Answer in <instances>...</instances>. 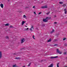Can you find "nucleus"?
<instances>
[{
  "instance_id": "5",
  "label": "nucleus",
  "mask_w": 67,
  "mask_h": 67,
  "mask_svg": "<svg viewBox=\"0 0 67 67\" xmlns=\"http://www.w3.org/2000/svg\"><path fill=\"white\" fill-rule=\"evenodd\" d=\"M58 58V56H56L55 57H50L51 59H53V58Z\"/></svg>"
},
{
  "instance_id": "2",
  "label": "nucleus",
  "mask_w": 67,
  "mask_h": 67,
  "mask_svg": "<svg viewBox=\"0 0 67 67\" xmlns=\"http://www.w3.org/2000/svg\"><path fill=\"white\" fill-rule=\"evenodd\" d=\"M48 17H47L46 19H43V22H48V20H46V19H48Z\"/></svg>"
},
{
  "instance_id": "37",
  "label": "nucleus",
  "mask_w": 67,
  "mask_h": 67,
  "mask_svg": "<svg viewBox=\"0 0 67 67\" xmlns=\"http://www.w3.org/2000/svg\"><path fill=\"white\" fill-rule=\"evenodd\" d=\"M34 13L35 14H36V13H35V12Z\"/></svg>"
},
{
  "instance_id": "29",
  "label": "nucleus",
  "mask_w": 67,
  "mask_h": 67,
  "mask_svg": "<svg viewBox=\"0 0 67 67\" xmlns=\"http://www.w3.org/2000/svg\"><path fill=\"white\" fill-rule=\"evenodd\" d=\"M64 46H67V43H65L64 44Z\"/></svg>"
},
{
  "instance_id": "26",
  "label": "nucleus",
  "mask_w": 67,
  "mask_h": 67,
  "mask_svg": "<svg viewBox=\"0 0 67 67\" xmlns=\"http://www.w3.org/2000/svg\"><path fill=\"white\" fill-rule=\"evenodd\" d=\"M66 40V38H64L63 39V41H65Z\"/></svg>"
},
{
  "instance_id": "33",
  "label": "nucleus",
  "mask_w": 67,
  "mask_h": 67,
  "mask_svg": "<svg viewBox=\"0 0 67 67\" xmlns=\"http://www.w3.org/2000/svg\"><path fill=\"white\" fill-rule=\"evenodd\" d=\"M40 14H41V12L39 13L38 14L40 15Z\"/></svg>"
},
{
  "instance_id": "4",
  "label": "nucleus",
  "mask_w": 67,
  "mask_h": 67,
  "mask_svg": "<svg viewBox=\"0 0 67 67\" xmlns=\"http://www.w3.org/2000/svg\"><path fill=\"white\" fill-rule=\"evenodd\" d=\"M25 41V38H23L21 40V43L22 44Z\"/></svg>"
},
{
  "instance_id": "15",
  "label": "nucleus",
  "mask_w": 67,
  "mask_h": 67,
  "mask_svg": "<svg viewBox=\"0 0 67 67\" xmlns=\"http://www.w3.org/2000/svg\"><path fill=\"white\" fill-rule=\"evenodd\" d=\"M54 32V30L53 29L52 31L51 32V33H52Z\"/></svg>"
},
{
  "instance_id": "35",
  "label": "nucleus",
  "mask_w": 67,
  "mask_h": 67,
  "mask_svg": "<svg viewBox=\"0 0 67 67\" xmlns=\"http://www.w3.org/2000/svg\"><path fill=\"white\" fill-rule=\"evenodd\" d=\"M30 30L31 31H32V28H31L30 29Z\"/></svg>"
},
{
  "instance_id": "31",
  "label": "nucleus",
  "mask_w": 67,
  "mask_h": 67,
  "mask_svg": "<svg viewBox=\"0 0 67 67\" xmlns=\"http://www.w3.org/2000/svg\"><path fill=\"white\" fill-rule=\"evenodd\" d=\"M35 5H34L33 7V8H34H34H35Z\"/></svg>"
},
{
  "instance_id": "6",
  "label": "nucleus",
  "mask_w": 67,
  "mask_h": 67,
  "mask_svg": "<svg viewBox=\"0 0 67 67\" xmlns=\"http://www.w3.org/2000/svg\"><path fill=\"white\" fill-rule=\"evenodd\" d=\"M2 52L1 51H0V59L2 58Z\"/></svg>"
},
{
  "instance_id": "49",
  "label": "nucleus",
  "mask_w": 67,
  "mask_h": 67,
  "mask_svg": "<svg viewBox=\"0 0 67 67\" xmlns=\"http://www.w3.org/2000/svg\"><path fill=\"white\" fill-rule=\"evenodd\" d=\"M8 1H9V0H8Z\"/></svg>"
},
{
  "instance_id": "22",
  "label": "nucleus",
  "mask_w": 67,
  "mask_h": 67,
  "mask_svg": "<svg viewBox=\"0 0 67 67\" xmlns=\"http://www.w3.org/2000/svg\"><path fill=\"white\" fill-rule=\"evenodd\" d=\"M45 24H43L42 25V27H43V26H45Z\"/></svg>"
},
{
  "instance_id": "36",
  "label": "nucleus",
  "mask_w": 67,
  "mask_h": 67,
  "mask_svg": "<svg viewBox=\"0 0 67 67\" xmlns=\"http://www.w3.org/2000/svg\"><path fill=\"white\" fill-rule=\"evenodd\" d=\"M54 24H57V22H54Z\"/></svg>"
},
{
  "instance_id": "23",
  "label": "nucleus",
  "mask_w": 67,
  "mask_h": 67,
  "mask_svg": "<svg viewBox=\"0 0 67 67\" xmlns=\"http://www.w3.org/2000/svg\"><path fill=\"white\" fill-rule=\"evenodd\" d=\"M49 13H50V12H49L48 13H46V14H47V15H48V14H49Z\"/></svg>"
},
{
  "instance_id": "34",
  "label": "nucleus",
  "mask_w": 67,
  "mask_h": 67,
  "mask_svg": "<svg viewBox=\"0 0 67 67\" xmlns=\"http://www.w3.org/2000/svg\"><path fill=\"white\" fill-rule=\"evenodd\" d=\"M59 35V33H58L56 35Z\"/></svg>"
},
{
  "instance_id": "39",
  "label": "nucleus",
  "mask_w": 67,
  "mask_h": 67,
  "mask_svg": "<svg viewBox=\"0 0 67 67\" xmlns=\"http://www.w3.org/2000/svg\"><path fill=\"white\" fill-rule=\"evenodd\" d=\"M26 30H29V28H27L26 29Z\"/></svg>"
},
{
  "instance_id": "38",
  "label": "nucleus",
  "mask_w": 67,
  "mask_h": 67,
  "mask_svg": "<svg viewBox=\"0 0 67 67\" xmlns=\"http://www.w3.org/2000/svg\"><path fill=\"white\" fill-rule=\"evenodd\" d=\"M27 8H29V7H26V9H27Z\"/></svg>"
},
{
  "instance_id": "20",
  "label": "nucleus",
  "mask_w": 67,
  "mask_h": 67,
  "mask_svg": "<svg viewBox=\"0 0 67 67\" xmlns=\"http://www.w3.org/2000/svg\"><path fill=\"white\" fill-rule=\"evenodd\" d=\"M5 38L6 39H9V37H8V36H7L5 37Z\"/></svg>"
},
{
  "instance_id": "18",
  "label": "nucleus",
  "mask_w": 67,
  "mask_h": 67,
  "mask_svg": "<svg viewBox=\"0 0 67 67\" xmlns=\"http://www.w3.org/2000/svg\"><path fill=\"white\" fill-rule=\"evenodd\" d=\"M59 3H60V4H63V2H59Z\"/></svg>"
},
{
  "instance_id": "24",
  "label": "nucleus",
  "mask_w": 67,
  "mask_h": 67,
  "mask_svg": "<svg viewBox=\"0 0 67 67\" xmlns=\"http://www.w3.org/2000/svg\"><path fill=\"white\" fill-rule=\"evenodd\" d=\"M34 36H35L34 35L32 37L34 39V40H35V38H34Z\"/></svg>"
},
{
  "instance_id": "42",
  "label": "nucleus",
  "mask_w": 67,
  "mask_h": 67,
  "mask_svg": "<svg viewBox=\"0 0 67 67\" xmlns=\"http://www.w3.org/2000/svg\"><path fill=\"white\" fill-rule=\"evenodd\" d=\"M54 18H56V15H54Z\"/></svg>"
},
{
  "instance_id": "16",
  "label": "nucleus",
  "mask_w": 67,
  "mask_h": 67,
  "mask_svg": "<svg viewBox=\"0 0 67 67\" xmlns=\"http://www.w3.org/2000/svg\"><path fill=\"white\" fill-rule=\"evenodd\" d=\"M54 42H57V41H58V40L57 39H55L54 40Z\"/></svg>"
},
{
  "instance_id": "10",
  "label": "nucleus",
  "mask_w": 67,
  "mask_h": 67,
  "mask_svg": "<svg viewBox=\"0 0 67 67\" xmlns=\"http://www.w3.org/2000/svg\"><path fill=\"white\" fill-rule=\"evenodd\" d=\"M24 23H25V21H23L22 22V25H23L24 24Z\"/></svg>"
},
{
  "instance_id": "51",
  "label": "nucleus",
  "mask_w": 67,
  "mask_h": 67,
  "mask_svg": "<svg viewBox=\"0 0 67 67\" xmlns=\"http://www.w3.org/2000/svg\"><path fill=\"white\" fill-rule=\"evenodd\" d=\"M16 67H17V66H16Z\"/></svg>"
},
{
  "instance_id": "48",
  "label": "nucleus",
  "mask_w": 67,
  "mask_h": 67,
  "mask_svg": "<svg viewBox=\"0 0 67 67\" xmlns=\"http://www.w3.org/2000/svg\"><path fill=\"white\" fill-rule=\"evenodd\" d=\"M26 25H27V24H26Z\"/></svg>"
},
{
  "instance_id": "27",
  "label": "nucleus",
  "mask_w": 67,
  "mask_h": 67,
  "mask_svg": "<svg viewBox=\"0 0 67 67\" xmlns=\"http://www.w3.org/2000/svg\"><path fill=\"white\" fill-rule=\"evenodd\" d=\"M31 65V63H30L28 65V66H30Z\"/></svg>"
},
{
  "instance_id": "17",
  "label": "nucleus",
  "mask_w": 67,
  "mask_h": 67,
  "mask_svg": "<svg viewBox=\"0 0 67 67\" xmlns=\"http://www.w3.org/2000/svg\"><path fill=\"white\" fill-rule=\"evenodd\" d=\"M16 67V64L13 65V67Z\"/></svg>"
},
{
  "instance_id": "21",
  "label": "nucleus",
  "mask_w": 67,
  "mask_h": 67,
  "mask_svg": "<svg viewBox=\"0 0 67 67\" xmlns=\"http://www.w3.org/2000/svg\"><path fill=\"white\" fill-rule=\"evenodd\" d=\"M59 64V63H58L57 64V67H59V65H58Z\"/></svg>"
},
{
  "instance_id": "40",
  "label": "nucleus",
  "mask_w": 67,
  "mask_h": 67,
  "mask_svg": "<svg viewBox=\"0 0 67 67\" xmlns=\"http://www.w3.org/2000/svg\"><path fill=\"white\" fill-rule=\"evenodd\" d=\"M43 1H42L41 3H40L41 4L42 3H43Z\"/></svg>"
},
{
  "instance_id": "43",
  "label": "nucleus",
  "mask_w": 67,
  "mask_h": 67,
  "mask_svg": "<svg viewBox=\"0 0 67 67\" xmlns=\"http://www.w3.org/2000/svg\"><path fill=\"white\" fill-rule=\"evenodd\" d=\"M14 55H16V53H15L14 54Z\"/></svg>"
},
{
  "instance_id": "13",
  "label": "nucleus",
  "mask_w": 67,
  "mask_h": 67,
  "mask_svg": "<svg viewBox=\"0 0 67 67\" xmlns=\"http://www.w3.org/2000/svg\"><path fill=\"white\" fill-rule=\"evenodd\" d=\"M67 53V51H65V52H64L63 53L64 55H66Z\"/></svg>"
},
{
  "instance_id": "25",
  "label": "nucleus",
  "mask_w": 67,
  "mask_h": 67,
  "mask_svg": "<svg viewBox=\"0 0 67 67\" xmlns=\"http://www.w3.org/2000/svg\"><path fill=\"white\" fill-rule=\"evenodd\" d=\"M57 45H58V44H55L54 45V46H57Z\"/></svg>"
},
{
  "instance_id": "14",
  "label": "nucleus",
  "mask_w": 67,
  "mask_h": 67,
  "mask_svg": "<svg viewBox=\"0 0 67 67\" xmlns=\"http://www.w3.org/2000/svg\"><path fill=\"white\" fill-rule=\"evenodd\" d=\"M13 27H14L12 26V25L10 26L9 27L10 29V28H13Z\"/></svg>"
},
{
  "instance_id": "3",
  "label": "nucleus",
  "mask_w": 67,
  "mask_h": 67,
  "mask_svg": "<svg viewBox=\"0 0 67 67\" xmlns=\"http://www.w3.org/2000/svg\"><path fill=\"white\" fill-rule=\"evenodd\" d=\"M57 53H59V54H62V52H60L59 50L58 49H57Z\"/></svg>"
},
{
  "instance_id": "45",
  "label": "nucleus",
  "mask_w": 67,
  "mask_h": 67,
  "mask_svg": "<svg viewBox=\"0 0 67 67\" xmlns=\"http://www.w3.org/2000/svg\"><path fill=\"white\" fill-rule=\"evenodd\" d=\"M23 67H25V65H24Z\"/></svg>"
},
{
  "instance_id": "32",
  "label": "nucleus",
  "mask_w": 67,
  "mask_h": 67,
  "mask_svg": "<svg viewBox=\"0 0 67 67\" xmlns=\"http://www.w3.org/2000/svg\"><path fill=\"white\" fill-rule=\"evenodd\" d=\"M48 19H51V17H49L48 18Z\"/></svg>"
},
{
  "instance_id": "12",
  "label": "nucleus",
  "mask_w": 67,
  "mask_h": 67,
  "mask_svg": "<svg viewBox=\"0 0 67 67\" xmlns=\"http://www.w3.org/2000/svg\"><path fill=\"white\" fill-rule=\"evenodd\" d=\"M48 42H51V38H50L47 41Z\"/></svg>"
},
{
  "instance_id": "30",
  "label": "nucleus",
  "mask_w": 67,
  "mask_h": 67,
  "mask_svg": "<svg viewBox=\"0 0 67 67\" xmlns=\"http://www.w3.org/2000/svg\"><path fill=\"white\" fill-rule=\"evenodd\" d=\"M34 26H32V27H31V29H34V28L33 27Z\"/></svg>"
},
{
  "instance_id": "7",
  "label": "nucleus",
  "mask_w": 67,
  "mask_h": 67,
  "mask_svg": "<svg viewBox=\"0 0 67 67\" xmlns=\"http://www.w3.org/2000/svg\"><path fill=\"white\" fill-rule=\"evenodd\" d=\"M0 6L2 8H3V4H0Z\"/></svg>"
},
{
  "instance_id": "50",
  "label": "nucleus",
  "mask_w": 67,
  "mask_h": 67,
  "mask_svg": "<svg viewBox=\"0 0 67 67\" xmlns=\"http://www.w3.org/2000/svg\"><path fill=\"white\" fill-rule=\"evenodd\" d=\"M42 61H43V60H41V62H42Z\"/></svg>"
},
{
  "instance_id": "9",
  "label": "nucleus",
  "mask_w": 67,
  "mask_h": 67,
  "mask_svg": "<svg viewBox=\"0 0 67 67\" xmlns=\"http://www.w3.org/2000/svg\"><path fill=\"white\" fill-rule=\"evenodd\" d=\"M4 25H5V26H9V24L8 23L6 24H4Z\"/></svg>"
},
{
  "instance_id": "47",
  "label": "nucleus",
  "mask_w": 67,
  "mask_h": 67,
  "mask_svg": "<svg viewBox=\"0 0 67 67\" xmlns=\"http://www.w3.org/2000/svg\"><path fill=\"white\" fill-rule=\"evenodd\" d=\"M63 64H65V62H63Z\"/></svg>"
},
{
  "instance_id": "8",
  "label": "nucleus",
  "mask_w": 67,
  "mask_h": 67,
  "mask_svg": "<svg viewBox=\"0 0 67 67\" xmlns=\"http://www.w3.org/2000/svg\"><path fill=\"white\" fill-rule=\"evenodd\" d=\"M64 11H65V14H67V9H65L64 10Z\"/></svg>"
},
{
  "instance_id": "41",
  "label": "nucleus",
  "mask_w": 67,
  "mask_h": 67,
  "mask_svg": "<svg viewBox=\"0 0 67 67\" xmlns=\"http://www.w3.org/2000/svg\"><path fill=\"white\" fill-rule=\"evenodd\" d=\"M24 48H22V49H24Z\"/></svg>"
},
{
  "instance_id": "46",
  "label": "nucleus",
  "mask_w": 67,
  "mask_h": 67,
  "mask_svg": "<svg viewBox=\"0 0 67 67\" xmlns=\"http://www.w3.org/2000/svg\"><path fill=\"white\" fill-rule=\"evenodd\" d=\"M64 67H67V66H65Z\"/></svg>"
},
{
  "instance_id": "28",
  "label": "nucleus",
  "mask_w": 67,
  "mask_h": 67,
  "mask_svg": "<svg viewBox=\"0 0 67 67\" xmlns=\"http://www.w3.org/2000/svg\"><path fill=\"white\" fill-rule=\"evenodd\" d=\"M23 17L24 18H26V16L25 15H24Z\"/></svg>"
},
{
  "instance_id": "1",
  "label": "nucleus",
  "mask_w": 67,
  "mask_h": 67,
  "mask_svg": "<svg viewBox=\"0 0 67 67\" xmlns=\"http://www.w3.org/2000/svg\"><path fill=\"white\" fill-rule=\"evenodd\" d=\"M41 8V9H47L48 7H47V5H46L44 6H42Z\"/></svg>"
},
{
  "instance_id": "11",
  "label": "nucleus",
  "mask_w": 67,
  "mask_h": 67,
  "mask_svg": "<svg viewBox=\"0 0 67 67\" xmlns=\"http://www.w3.org/2000/svg\"><path fill=\"white\" fill-rule=\"evenodd\" d=\"M16 59H21V58L20 57H16L15 58Z\"/></svg>"
},
{
  "instance_id": "19",
  "label": "nucleus",
  "mask_w": 67,
  "mask_h": 67,
  "mask_svg": "<svg viewBox=\"0 0 67 67\" xmlns=\"http://www.w3.org/2000/svg\"><path fill=\"white\" fill-rule=\"evenodd\" d=\"M66 4H64L63 5H62V6L63 7H65L66 6Z\"/></svg>"
},
{
  "instance_id": "52",
  "label": "nucleus",
  "mask_w": 67,
  "mask_h": 67,
  "mask_svg": "<svg viewBox=\"0 0 67 67\" xmlns=\"http://www.w3.org/2000/svg\"><path fill=\"white\" fill-rule=\"evenodd\" d=\"M66 58H67V57H66Z\"/></svg>"
},
{
  "instance_id": "44",
  "label": "nucleus",
  "mask_w": 67,
  "mask_h": 67,
  "mask_svg": "<svg viewBox=\"0 0 67 67\" xmlns=\"http://www.w3.org/2000/svg\"><path fill=\"white\" fill-rule=\"evenodd\" d=\"M25 26V27H27V26L26 25Z\"/></svg>"
}]
</instances>
